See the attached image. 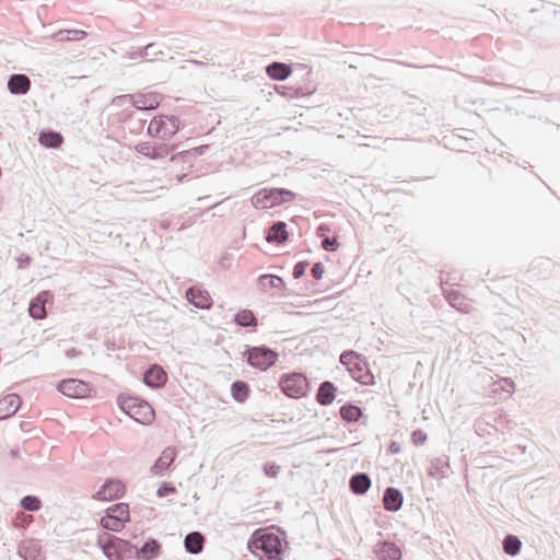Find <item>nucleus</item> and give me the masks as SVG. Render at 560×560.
Segmentation results:
<instances>
[{
	"label": "nucleus",
	"mask_w": 560,
	"mask_h": 560,
	"mask_svg": "<svg viewBox=\"0 0 560 560\" xmlns=\"http://www.w3.org/2000/svg\"><path fill=\"white\" fill-rule=\"evenodd\" d=\"M120 409L130 418L142 424H150L154 420L153 408L137 397H118Z\"/></svg>",
	"instance_id": "1"
},
{
	"label": "nucleus",
	"mask_w": 560,
	"mask_h": 560,
	"mask_svg": "<svg viewBox=\"0 0 560 560\" xmlns=\"http://www.w3.org/2000/svg\"><path fill=\"white\" fill-rule=\"evenodd\" d=\"M340 363L345 365L351 377L361 383L369 384L372 382V374L369 372L363 359L354 351H345L340 355Z\"/></svg>",
	"instance_id": "2"
},
{
	"label": "nucleus",
	"mask_w": 560,
	"mask_h": 560,
	"mask_svg": "<svg viewBox=\"0 0 560 560\" xmlns=\"http://www.w3.org/2000/svg\"><path fill=\"white\" fill-rule=\"evenodd\" d=\"M179 129V120L175 116L154 117L148 126V135L160 140L171 139Z\"/></svg>",
	"instance_id": "3"
},
{
	"label": "nucleus",
	"mask_w": 560,
	"mask_h": 560,
	"mask_svg": "<svg viewBox=\"0 0 560 560\" xmlns=\"http://www.w3.org/2000/svg\"><path fill=\"white\" fill-rule=\"evenodd\" d=\"M249 548L262 551L267 556V560H282L281 541L273 533H265L255 537L249 542Z\"/></svg>",
	"instance_id": "4"
},
{
	"label": "nucleus",
	"mask_w": 560,
	"mask_h": 560,
	"mask_svg": "<svg viewBox=\"0 0 560 560\" xmlns=\"http://www.w3.org/2000/svg\"><path fill=\"white\" fill-rule=\"evenodd\" d=\"M247 363L260 371H266L278 360V353L267 347L248 348L245 352Z\"/></svg>",
	"instance_id": "5"
},
{
	"label": "nucleus",
	"mask_w": 560,
	"mask_h": 560,
	"mask_svg": "<svg viewBox=\"0 0 560 560\" xmlns=\"http://www.w3.org/2000/svg\"><path fill=\"white\" fill-rule=\"evenodd\" d=\"M282 392L291 398H300L306 395L308 389V382L301 373H293L284 375L280 380Z\"/></svg>",
	"instance_id": "6"
},
{
	"label": "nucleus",
	"mask_w": 560,
	"mask_h": 560,
	"mask_svg": "<svg viewBox=\"0 0 560 560\" xmlns=\"http://www.w3.org/2000/svg\"><path fill=\"white\" fill-rule=\"evenodd\" d=\"M252 205L257 209H269L288 202L284 197H279L278 188H264L256 192L252 199Z\"/></svg>",
	"instance_id": "7"
},
{
	"label": "nucleus",
	"mask_w": 560,
	"mask_h": 560,
	"mask_svg": "<svg viewBox=\"0 0 560 560\" xmlns=\"http://www.w3.org/2000/svg\"><path fill=\"white\" fill-rule=\"evenodd\" d=\"M58 390L71 398H84L89 396L91 388L89 384L83 381L69 378L58 384Z\"/></svg>",
	"instance_id": "8"
},
{
	"label": "nucleus",
	"mask_w": 560,
	"mask_h": 560,
	"mask_svg": "<svg viewBox=\"0 0 560 560\" xmlns=\"http://www.w3.org/2000/svg\"><path fill=\"white\" fill-rule=\"evenodd\" d=\"M124 492V485L120 480H107L100 490H97L93 498L101 501H110L118 499Z\"/></svg>",
	"instance_id": "9"
},
{
	"label": "nucleus",
	"mask_w": 560,
	"mask_h": 560,
	"mask_svg": "<svg viewBox=\"0 0 560 560\" xmlns=\"http://www.w3.org/2000/svg\"><path fill=\"white\" fill-rule=\"evenodd\" d=\"M116 540V536L107 533H102L97 536V546L103 550L108 560H121V553L118 551Z\"/></svg>",
	"instance_id": "10"
},
{
	"label": "nucleus",
	"mask_w": 560,
	"mask_h": 560,
	"mask_svg": "<svg viewBox=\"0 0 560 560\" xmlns=\"http://www.w3.org/2000/svg\"><path fill=\"white\" fill-rule=\"evenodd\" d=\"M177 456V451L174 446L165 447L160 457L155 460L151 467V472L154 475L163 476L166 470L170 469Z\"/></svg>",
	"instance_id": "11"
},
{
	"label": "nucleus",
	"mask_w": 560,
	"mask_h": 560,
	"mask_svg": "<svg viewBox=\"0 0 560 560\" xmlns=\"http://www.w3.org/2000/svg\"><path fill=\"white\" fill-rule=\"evenodd\" d=\"M120 98L130 101L140 110L155 109L160 104V100L155 94L122 95Z\"/></svg>",
	"instance_id": "12"
},
{
	"label": "nucleus",
	"mask_w": 560,
	"mask_h": 560,
	"mask_svg": "<svg viewBox=\"0 0 560 560\" xmlns=\"http://www.w3.org/2000/svg\"><path fill=\"white\" fill-rule=\"evenodd\" d=\"M175 148V145L168 147L165 144L154 148L149 142H142L136 145V151L152 160H160L166 158Z\"/></svg>",
	"instance_id": "13"
},
{
	"label": "nucleus",
	"mask_w": 560,
	"mask_h": 560,
	"mask_svg": "<svg viewBox=\"0 0 560 560\" xmlns=\"http://www.w3.org/2000/svg\"><path fill=\"white\" fill-rule=\"evenodd\" d=\"M187 300L198 308L208 310L212 305V299L208 291L191 287L186 291Z\"/></svg>",
	"instance_id": "14"
},
{
	"label": "nucleus",
	"mask_w": 560,
	"mask_h": 560,
	"mask_svg": "<svg viewBox=\"0 0 560 560\" xmlns=\"http://www.w3.org/2000/svg\"><path fill=\"white\" fill-rule=\"evenodd\" d=\"M31 89V80L26 74H12L8 80V90L14 95H24Z\"/></svg>",
	"instance_id": "15"
},
{
	"label": "nucleus",
	"mask_w": 560,
	"mask_h": 560,
	"mask_svg": "<svg viewBox=\"0 0 560 560\" xmlns=\"http://www.w3.org/2000/svg\"><path fill=\"white\" fill-rule=\"evenodd\" d=\"M21 406V398L16 394H9L0 399V420L14 415Z\"/></svg>",
	"instance_id": "16"
},
{
	"label": "nucleus",
	"mask_w": 560,
	"mask_h": 560,
	"mask_svg": "<svg viewBox=\"0 0 560 560\" xmlns=\"http://www.w3.org/2000/svg\"><path fill=\"white\" fill-rule=\"evenodd\" d=\"M444 292L450 304L463 313H469L472 308L470 300L459 292L444 287Z\"/></svg>",
	"instance_id": "17"
},
{
	"label": "nucleus",
	"mask_w": 560,
	"mask_h": 560,
	"mask_svg": "<svg viewBox=\"0 0 560 560\" xmlns=\"http://www.w3.org/2000/svg\"><path fill=\"white\" fill-rule=\"evenodd\" d=\"M143 381L148 386L158 388L166 383L167 376L161 366L154 365L144 373Z\"/></svg>",
	"instance_id": "18"
},
{
	"label": "nucleus",
	"mask_w": 560,
	"mask_h": 560,
	"mask_svg": "<svg viewBox=\"0 0 560 560\" xmlns=\"http://www.w3.org/2000/svg\"><path fill=\"white\" fill-rule=\"evenodd\" d=\"M205 537L199 532H191L186 535L184 546L187 552L198 555L202 551Z\"/></svg>",
	"instance_id": "19"
},
{
	"label": "nucleus",
	"mask_w": 560,
	"mask_h": 560,
	"mask_svg": "<svg viewBox=\"0 0 560 560\" xmlns=\"http://www.w3.org/2000/svg\"><path fill=\"white\" fill-rule=\"evenodd\" d=\"M265 240L268 243H283L288 240L287 224L282 221L273 223Z\"/></svg>",
	"instance_id": "20"
},
{
	"label": "nucleus",
	"mask_w": 560,
	"mask_h": 560,
	"mask_svg": "<svg viewBox=\"0 0 560 560\" xmlns=\"http://www.w3.org/2000/svg\"><path fill=\"white\" fill-rule=\"evenodd\" d=\"M335 392H336V388L331 382H329V381L323 382L320 384L317 395H316V399H317L318 404H320L323 406L330 405L335 399Z\"/></svg>",
	"instance_id": "21"
},
{
	"label": "nucleus",
	"mask_w": 560,
	"mask_h": 560,
	"mask_svg": "<svg viewBox=\"0 0 560 560\" xmlns=\"http://www.w3.org/2000/svg\"><path fill=\"white\" fill-rule=\"evenodd\" d=\"M371 487V480L366 474L359 472L351 477L350 489L355 494L365 493Z\"/></svg>",
	"instance_id": "22"
},
{
	"label": "nucleus",
	"mask_w": 560,
	"mask_h": 560,
	"mask_svg": "<svg viewBox=\"0 0 560 560\" xmlns=\"http://www.w3.org/2000/svg\"><path fill=\"white\" fill-rule=\"evenodd\" d=\"M266 72L269 78L273 80H285L291 74L290 66L282 62H272L266 68Z\"/></svg>",
	"instance_id": "23"
},
{
	"label": "nucleus",
	"mask_w": 560,
	"mask_h": 560,
	"mask_svg": "<svg viewBox=\"0 0 560 560\" xmlns=\"http://www.w3.org/2000/svg\"><path fill=\"white\" fill-rule=\"evenodd\" d=\"M86 32L82 30H61L52 35L56 42L82 40L85 38Z\"/></svg>",
	"instance_id": "24"
},
{
	"label": "nucleus",
	"mask_w": 560,
	"mask_h": 560,
	"mask_svg": "<svg viewBox=\"0 0 560 560\" xmlns=\"http://www.w3.org/2000/svg\"><path fill=\"white\" fill-rule=\"evenodd\" d=\"M160 550V545L156 540L151 539L147 541L140 549L136 548V552L139 558H142L143 560H151L154 557L158 556Z\"/></svg>",
	"instance_id": "25"
},
{
	"label": "nucleus",
	"mask_w": 560,
	"mask_h": 560,
	"mask_svg": "<svg viewBox=\"0 0 560 560\" xmlns=\"http://www.w3.org/2000/svg\"><path fill=\"white\" fill-rule=\"evenodd\" d=\"M258 284L262 290L281 289L284 283L282 278L273 275H262L258 278Z\"/></svg>",
	"instance_id": "26"
},
{
	"label": "nucleus",
	"mask_w": 560,
	"mask_h": 560,
	"mask_svg": "<svg viewBox=\"0 0 560 560\" xmlns=\"http://www.w3.org/2000/svg\"><path fill=\"white\" fill-rule=\"evenodd\" d=\"M39 143L46 148H58L62 143V136L55 131L42 132Z\"/></svg>",
	"instance_id": "27"
},
{
	"label": "nucleus",
	"mask_w": 560,
	"mask_h": 560,
	"mask_svg": "<svg viewBox=\"0 0 560 560\" xmlns=\"http://www.w3.org/2000/svg\"><path fill=\"white\" fill-rule=\"evenodd\" d=\"M108 514L122 524L129 521V508L125 503H117L107 509Z\"/></svg>",
	"instance_id": "28"
},
{
	"label": "nucleus",
	"mask_w": 560,
	"mask_h": 560,
	"mask_svg": "<svg viewBox=\"0 0 560 560\" xmlns=\"http://www.w3.org/2000/svg\"><path fill=\"white\" fill-rule=\"evenodd\" d=\"M232 397L238 401L243 402L246 400L248 396V385L242 381H235L231 386Z\"/></svg>",
	"instance_id": "29"
},
{
	"label": "nucleus",
	"mask_w": 560,
	"mask_h": 560,
	"mask_svg": "<svg viewBox=\"0 0 560 560\" xmlns=\"http://www.w3.org/2000/svg\"><path fill=\"white\" fill-rule=\"evenodd\" d=\"M402 504V494L393 488H387V510L397 511Z\"/></svg>",
	"instance_id": "30"
},
{
	"label": "nucleus",
	"mask_w": 560,
	"mask_h": 560,
	"mask_svg": "<svg viewBox=\"0 0 560 560\" xmlns=\"http://www.w3.org/2000/svg\"><path fill=\"white\" fill-rule=\"evenodd\" d=\"M31 317L42 319L46 316L45 305L42 302V296H36L30 304L28 308Z\"/></svg>",
	"instance_id": "31"
},
{
	"label": "nucleus",
	"mask_w": 560,
	"mask_h": 560,
	"mask_svg": "<svg viewBox=\"0 0 560 560\" xmlns=\"http://www.w3.org/2000/svg\"><path fill=\"white\" fill-rule=\"evenodd\" d=\"M235 323L242 327L255 326L256 318L250 311L244 310L235 315Z\"/></svg>",
	"instance_id": "32"
},
{
	"label": "nucleus",
	"mask_w": 560,
	"mask_h": 560,
	"mask_svg": "<svg viewBox=\"0 0 560 560\" xmlns=\"http://www.w3.org/2000/svg\"><path fill=\"white\" fill-rule=\"evenodd\" d=\"M101 525L104 529L112 532H120L124 527V524L119 520L110 516L107 510L106 515L101 518Z\"/></svg>",
	"instance_id": "33"
},
{
	"label": "nucleus",
	"mask_w": 560,
	"mask_h": 560,
	"mask_svg": "<svg viewBox=\"0 0 560 560\" xmlns=\"http://www.w3.org/2000/svg\"><path fill=\"white\" fill-rule=\"evenodd\" d=\"M340 416L346 421H357L361 416V409L353 405L343 406L340 409Z\"/></svg>",
	"instance_id": "34"
},
{
	"label": "nucleus",
	"mask_w": 560,
	"mask_h": 560,
	"mask_svg": "<svg viewBox=\"0 0 560 560\" xmlns=\"http://www.w3.org/2000/svg\"><path fill=\"white\" fill-rule=\"evenodd\" d=\"M521 545L522 544L517 537L510 535L504 539V551L511 556H515L518 553Z\"/></svg>",
	"instance_id": "35"
},
{
	"label": "nucleus",
	"mask_w": 560,
	"mask_h": 560,
	"mask_svg": "<svg viewBox=\"0 0 560 560\" xmlns=\"http://www.w3.org/2000/svg\"><path fill=\"white\" fill-rule=\"evenodd\" d=\"M21 506L26 511H38L40 509V500L35 495H25L21 500Z\"/></svg>",
	"instance_id": "36"
},
{
	"label": "nucleus",
	"mask_w": 560,
	"mask_h": 560,
	"mask_svg": "<svg viewBox=\"0 0 560 560\" xmlns=\"http://www.w3.org/2000/svg\"><path fill=\"white\" fill-rule=\"evenodd\" d=\"M116 544L118 545V551L121 553V559L125 556H129L132 550H136V546L131 545L128 540L117 537Z\"/></svg>",
	"instance_id": "37"
},
{
	"label": "nucleus",
	"mask_w": 560,
	"mask_h": 560,
	"mask_svg": "<svg viewBox=\"0 0 560 560\" xmlns=\"http://www.w3.org/2000/svg\"><path fill=\"white\" fill-rule=\"evenodd\" d=\"M262 470L266 476L277 478L281 470V466L273 463H266L264 464Z\"/></svg>",
	"instance_id": "38"
},
{
	"label": "nucleus",
	"mask_w": 560,
	"mask_h": 560,
	"mask_svg": "<svg viewBox=\"0 0 560 560\" xmlns=\"http://www.w3.org/2000/svg\"><path fill=\"white\" fill-rule=\"evenodd\" d=\"M401 557L400 549L395 545L387 544V560H399Z\"/></svg>",
	"instance_id": "39"
},
{
	"label": "nucleus",
	"mask_w": 560,
	"mask_h": 560,
	"mask_svg": "<svg viewBox=\"0 0 560 560\" xmlns=\"http://www.w3.org/2000/svg\"><path fill=\"white\" fill-rule=\"evenodd\" d=\"M338 246H339V244L335 238L326 237L323 241V248L327 252H335V250H337Z\"/></svg>",
	"instance_id": "40"
},
{
	"label": "nucleus",
	"mask_w": 560,
	"mask_h": 560,
	"mask_svg": "<svg viewBox=\"0 0 560 560\" xmlns=\"http://www.w3.org/2000/svg\"><path fill=\"white\" fill-rule=\"evenodd\" d=\"M306 267H307V262H306V261H300V262H298V264L294 266V268H293V277H294L295 279L301 278V277L305 273Z\"/></svg>",
	"instance_id": "41"
},
{
	"label": "nucleus",
	"mask_w": 560,
	"mask_h": 560,
	"mask_svg": "<svg viewBox=\"0 0 560 560\" xmlns=\"http://www.w3.org/2000/svg\"><path fill=\"white\" fill-rule=\"evenodd\" d=\"M427 441V434L422 430H416L412 433V442L415 445H421Z\"/></svg>",
	"instance_id": "42"
},
{
	"label": "nucleus",
	"mask_w": 560,
	"mask_h": 560,
	"mask_svg": "<svg viewBox=\"0 0 560 560\" xmlns=\"http://www.w3.org/2000/svg\"><path fill=\"white\" fill-rule=\"evenodd\" d=\"M311 271H312V276H313L315 279L319 280V279H322V278H323V275H324V272H325V268H324V266H323V264H322V262H316V264H314V266L312 267V270H311Z\"/></svg>",
	"instance_id": "43"
},
{
	"label": "nucleus",
	"mask_w": 560,
	"mask_h": 560,
	"mask_svg": "<svg viewBox=\"0 0 560 560\" xmlns=\"http://www.w3.org/2000/svg\"><path fill=\"white\" fill-rule=\"evenodd\" d=\"M374 553L378 560H385V541L375 544Z\"/></svg>",
	"instance_id": "44"
},
{
	"label": "nucleus",
	"mask_w": 560,
	"mask_h": 560,
	"mask_svg": "<svg viewBox=\"0 0 560 560\" xmlns=\"http://www.w3.org/2000/svg\"><path fill=\"white\" fill-rule=\"evenodd\" d=\"M174 492H175L174 487H172L170 485H163L158 489L156 494H158V497L163 498V497H166Z\"/></svg>",
	"instance_id": "45"
},
{
	"label": "nucleus",
	"mask_w": 560,
	"mask_h": 560,
	"mask_svg": "<svg viewBox=\"0 0 560 560\" xmlns=\"http://www.w3.org/2000/svg\"><path fill=\"white\" fill-rule=\"evenodd\" d=\"M276 91L283 96L293 97V90L290 88L276 86Z\"/></svg>",
	"instance_id": "46"
},
{
	"label": "nucleus",
	"mask_w": 560,
	"mask_h": 560,
	"mask_svg": "<svg viewBox=\"0 0 560 560\" xmlns=\"http://www.w3.org/2000/svg\"><path fill=\"white\" fill-rule=\"evenodd\" d=\"M279 197H284L288 201L294 198V192L284 188H278Z\"/></svg>",
	"instance_id": "47"
},
{
	"label": "nucleus",
	"mask_w": 560,
	"mask_h": 560,
	"mask_svg": "<svg viewBox=\"0 0 560 560\" xmlns=\"http://www.w3.org/2000/svg\"><path fill=\"white\" fill-rule=\"evenodd\" d=\"M79 353L80 352L77 349L72 348V349H69L66 351V357L69 359H72V358L79 355Z\"/></svg>",
	"instance_id": "48"
},
{
	"label": "nucleus",
	"mask_w": 560,
	"mask_h": 560,
	"mask_svg": "<svg viewBox=\"0 0 560 560\" xmlns=\"http://www.w3.org/2000/svg\"><path fill=\"white\" fill-rule=\"evenodd\" d=\"M18 261H19V266L23 267V266H25L26 264L30 262V257L28 256H21V257H19Z\"/></svg>",
	"instance_id": "49"
},
{
	"label": "nucleus",
	"mask_w": 560,
	"mask_h": 560,
	"mask_svg": "<svg viewBox=\"0 0 560 560\" xmlns=\"http://www.w3.org/2000/svg\"><path fill=\"white\" fill-rule=\"evenodd\" d=\"M154 47V44H148L145 47H144V50L143 52H141L140 55L143 57V56H148L149 55V51Z\"/></svg>",
	"instance_id": "50"
},
{
	"label": "nucleus",
	"mask_w": 560,
	"mask_h": 560,
	"mask_svg": "<svg viewBox=\"0 0 560 560\" xmlns=\"http://www.w3.org/2000/svg\"><path fill=\"white\" fill-rule=\"evenodd\" d=\"M37 296H42V302L45 305V303H46V301H47V299L49 296V293L44 291V292H40Z\"/></svg>",
	"instance_id": "51"
},
{
	"label": "nucleus",
	"mask_w": 560,
	"mask_h": 560,
	"mask_svg": "<svg viewBox=\"0 0 560 560\" xmlns=\"http://www.w3.org/2000/svg\"><path fill=\"white\" fill-rule=\"evenodd\" d=\"M399 450H400V448H399V446H398L395 442H394V443H392V445H390V452H393V453H398V452H399Z\"/></svg>",
	"instance_id": "52"
},
{
	"label": "nucleus",
	"mask_w": 560,
	"mask_h": 560,
	"mask_svg": "<svg viewBox=\"0 0 560 560\" xmlns=\"http://www.w3.org/2000/svg\"><path fill=\"white\" fill-rule=\"evenodd\" d=\"M382 502L385 504V494L382 498Z\"/></svg>",
	"instance_id": "53"
}]
</instances>
